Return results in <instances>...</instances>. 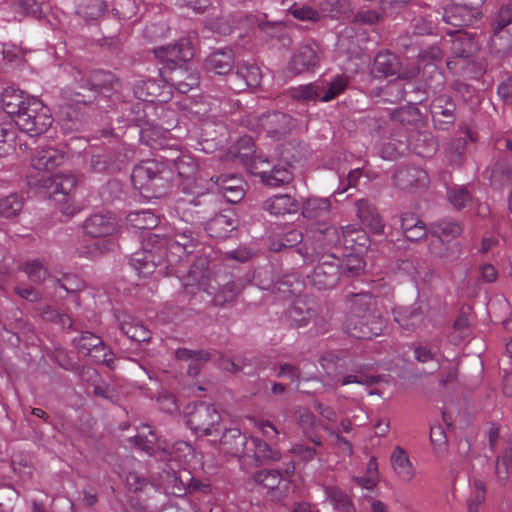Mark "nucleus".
Returning <instances> with one entry per match:
<instances>
[{
  "mask_svg": "<svg viewBox=\"0 0 512 512\" xmlns=\"http://www.w3.org/2000/svg\"><path fill=\"white\" fill-rule=\"evenodd\" d=\"M115 246V242L111 239L102 242H95L93 244L84 246L80 251V255H83L89 259H95L105 251L113 250Z\"/></svg>",
  "mask_w": 512,
  "mask_h": 512,
  "instance_id": "obj_61",
  "label": "nucleus"
},
{
  "mask_svg": "<svg viewBox=\"0 0 512 512\" xmlns=\"http://www.w3.org/2000/svg\"><path fill=\"white\" fill-rule=\"evenodd\" d=\"M357 215L361 222L374 233H381L384 228L383 221L375 206L366 199L356 202Z\"/></svg>",
  "mask_w": 512,
  "mask_h": 512,
  "instance_id": "obj_38",
  "label": "nucleus"
},
{
  "mask_svg": "<svg viewBox=\"0 0 512 512\" xmlns=\"http://www.w3.org/2000/svg\"><path fill=\"white\" fill-rule=\"evenodd\" d=\"M393 179L400 189H412L426 186L428 174L419 167L409 166L399 169L394 174Z\"/></svg>",
  "mask_w": 512,
  "mask_h": 512,
  "instance_id": "obj_29",
  "label": "nucleus"
},
{
  "mask_svg": "<svg viewBox=\"0 0 512 512\" xmlns=\"http://www.w3.org/2000/svg\"><path fill=\"white\" fill-rule=\"evenodd\" d=\"M289 13L300 21L317 22L321 19V14L310 6H292Z\"/></svg>",
  "mask_w": 512,
  "mask_h": 512,
  "instance_id": "obj_63",
  "label": "nucleus"
},
{
  "mask_svg": "<svg viewBox=\"0 0 512 512\" xmlns=\"http://www.w3.org/2000/svg\"><path fill=\"white\" fill-rule=\"evenodd\" d=\"M315 311L304 299H296L287 311V318L293 327L306 326L314 317Z\"/></svg>",
  "mask_w": 512,
  "mask_h": 512,
  "instance_id": "obj_40",
  "label": "nucleus"
},
{
  "mask_svg": "<svg viewBox=\"0 0 512 512\" xmlns=\"http://www.w3.org/2000/svg\"><path fill=\"white\" fill-rule=\"evenodd\" d=\"M381 376L371 375L364 369L363 366L354 365L351 369V373L342 377L340 385L345 386L352 383L371 386L380 382Z\"/></svg>",
  "mask_w": 512,
  "mask_h": 512,
  "instance_id": "obj_51",
  "label": "nucleus"
},
{
  "mask_svg": "<svg viewBox=\"0 0 512 512\" xmlns=\"http://www.w3.org/2000/svg\"><path fill=\"white\" fill-rule=\"evenodd\" d=\"M160 75L164 82L170 86V90L175 88L180 93H187L196 88L200 82V75L193 64L183 62L169 70L160 69Z\"/></svg>",
  "mask_w": 512,
  "mask_h": 512,
  "instance_id": "obj_14",
  "label": "nucleus"
},
{
  "mask_svg": "<svg viewBox=\"0 0 512 512\" xmlns=\"http://www.w3.org/2000/svg\"><path fill=\"white\" fill-rule=\"evenodd\" d=\"M284 163L273 165L271 169H261L257 172L261 181L268 186L278 187L288 184L292 180V173L289 169V159L284 157Z\"/></svg>",
  "mask_w": 512,
  "mask_h": 512,
  "instance_id": "obj_32",
  "label": "nucleus"
},
{
  "mask_svg": "<svg viewBox=\"0 0 512 512\" xmlns=\"http://www.w3.org/2000/svg\"><path fill=\"white\" fill-rule=\"evenodd\" d=\"M317 267L311 275L309 281L319 290L330 289L336 285L339 280V259L335 253L323 254L319 256Z\"/></svg>",
  "mask_w": 512,
  "mask_h": 512,
  "instance_id": "obj_15",
  "label": "nucleus"
},
{
  "mask_svg": "<svg viewBox=\"0 0 512 512\" xmlns=\"http://www.w3.org/2000/svg\"><path fill=\"white\" fill-rule=\"evenodd\" d=\"M236 24L237 21L234 17H220L210 20L208 28L220 35H229L234 31Z\"/></svg>",
  "mask_w": 512,
  "mask_h": 512,
  "instance_id": "obj_62",
  "label": "nucleus"
},
{
  "mask_svg": "<svg viewBox=\"0 0 512 512\" xmlns=\"http://www.w3.org/2000/svg\"><path fill=\"white\" fill-rule=\"evenodd\" d=\"M180 179L179 186L183 193L192 196H202L209 192L213 185L199 169L197 161L190 155H181L173 162Z\"/></svg>",
  "mask_w": 512,
  "mask_h": 512,
  "instance_id": "obj_7",
  "label": "nucleus"
},
{
  "mask_svg": "<svg viewBox=\"0 0 512 512\" xmlns=\"http://www.w3.org/2000/svg\"><path fill=\"white\" fill-rule=\"evenodd\" d=\"M107 8L104 0H79L78 14L88 19L100 17Z\"/></svg>",
  "mask_w": 512,
  "mask_h": 512,
  "instance_id": "obj_58",
  "label": "nucleus"
},
{
  "mask_svg": "<svg viewBox=\"0 0 512 512\" xmlns=\"http://www.w3.org/2000/svg\"><path fill=\"white\" fill-rule=\"evenodd\" d=\"M19 269L34 283H43L49 277L46 262L42 259H31L23 262Z\"/></svg>",
  "mask_w": 512,
  "mask_h": 512,
  "instance_id": "obj_47",
  "label": "nucleus"
},
{
  "mask_svg": "<svg viewBox=\"0 0 512 512\" xmlns=\"http://www.w3.org/2000/svg\"><path fill=\"white\" fill-rule=\"evenodd\" d=\"M342 247L346 250L361 252L367 247L368 236L358 225L349 224L341 227Z\"/></svg>",
  "mask_w": 512,
  "mask_h": 512,
  "instance_id": "obj_37",
  "label": "nucleus"
},
{
  "mask_svg": "<svg viewBox=\"0 0 512 512\" xmlns=\"http://www.w3.org/2000/svg\"><path fill=\"white\" fill-rule=\"evenodd\" d=\"M29 184L46 188L50 197L59 204L63 215L73 216L79 209L70 201V193L77 185V179L70 173H58L52 176H30Z\"/></svg>",
  "mask_w": 512,
  "mask_h": 512,
  "instance_id": "obj_5",
  "label": "nucleus"
},
{
  "mask_svg": "<svg viewBox=\"0 0 512 512\" xmlns=\"http://www.w3.org/2000/svg\"><path fill=\"white\" fill-rule=\"evenodd\" d=\"M171 471V478H168L167 482L172 483L170 492L173 495L181 496L187 492L207 491L208 486L191 477L189 472L185 470H175L172 466Z\"/></svg>",
  "mask_w": 512,
  "mask_h": 512,
  "instance_id": "obj_26",
  "label": "nucleus"
},
{
  "mask_svg": "<svg viewBox=\"0 0 512 512\" xmlns=\"http://www.w3.org/2000/svg\"><path fill=\"white\" fill-rule=\"evenodd\" d=\"M32 98L33 96H29L21 90L7 88L2 93L1 107L4 112L10 115L14 120L15 117L23 111L26 102H29Z\"/></svg>",
  "mask_w": 512,
  "mask_h": 512,
  "instance_id": "obj_35",
  "label": "nucleus"
},
{
  "mask_svg": "<svg viewBox=\"0 0 512 512\" xmlns=\"http://www.w3.org/2000/svg\"><path fill=\"white\" fill-rule=\"evenodd\" d=\"M318 65V56L311 45L298 48L289 63V70L295 74L314 69Z\"/></svg>",
  "mask_w": 512,
  "mask_h": 512,
  "instance_id": "obj_33",
  "label": "nucleus"
},
{
  "mask_svg": "<svg viewBox=\"0 0 512 512\" xmlns=\"http://www.w3.org/2000/svg\"><path fill=\"white\" fill-rule=\"evenodd\" d=\"M133 442L149 455H154L156 448H159L157 435L152 430L151 426L146 424L139 428L138 434L133 437Z\"/></svg>",
  "mask_w": 512,
  "mask_h": 512,
  "instance_id": "obj_48",
  "label": "nucleus"
},
{
  "mask_svg": "<svg viewBox=\"0 0 512 512\" xmlns=\"http://www.w3.org/2000/svg\"><path fill=\"white\" fill-rule=\"evenodd\" d=\"M49 109L36 97L26 102V106L14 119L17 127L30 137L40 135L52 125Z\"/></svg>",
  "mask_w": 512,
  "mask_h": 512,
  "instance_id": "obj_8",
  "label": "nucleus"
},
{
  "mask_svg": "<svg viewBox=\"0 0 512 512\" xmlns=\"http://www.w3.org/2000/svg\"><path fill=\"white\" fill-rule=\"evenodd\" d=\"M395 321L405 330H414L423 320L422 313L416 308L399 307L393 310Z\"/></svg>",
  "mask_w": 512,
  "mask_h": 512,
  "instance_id": "obj_43",
  "label": "nucleus"
},
{
  "mask_svg": "<svg viewBox=\"0 0 512 512\" xmlns=\"http://www.w3.org/2000/svg\"><path fill=\"white\" fill-rule=\"evenodd\" d=\"M324 89V82H314L291 88L289 95L292 99L301 102L316 101L320 100V95Z\"/></svg>",
  "mask_w": 512,
  "mask_h": 512,
  "instance_id": "obj_46",
  "label": "nucleus"
},
{
  "mask_svg": "<svg viewBox=\"0 0 512 512\" xmlns=\"http://www.w3.org/2000/svg\"><path fill=\"white\" fill-rule=\"evenodd\" d=\"M295 416L299 426L302 428L303 433L310 439V441L316 446H321L322 442L320 437L314 435L316 427V417L307 408H298L295 411Z\"/></svg>",
  "mask_w": 512,
  "mask_h": 512,
  "instance_id": "obj_45",
  "label": "nucleus"
},
{
  "mask_svg": "<svg viewBox=\"0 0 512 512\" xmlns=\"http://www.w3.org/2000/svg\"><path fill=\"white\" fill-rule=\"evenodd\" d=\"M349 84V78L344 75L336 76L330 83L324 84V91L320 95V101L328 102L335 99L345 91Z\"/></svg>",
  "mask_w": 512,
  "mask_h": 512,
  "instance_id": "obj_56",
  "label": "nucleus"
},
{
  "mask_svg": "<svg viewBox=\"0 0 512 512\" xmlns=\"http://www.w3.org/2000/svg\"><path fill=\"white\" fill-rule=\"evenodd\" d=\"M24 201L16 193L0 198V217L13 218L23 209Z\"/></svg>",
  "mask_w": 512,
  "mask_h": 512,
  "instance_id": "obj_54",
  "label": "nucleus"
},
{
  "mask_svg": "<svg viewBox=\"0 0 512 512\" xmlns=\"http://www.w3.org/2000/svg\"><path fill=\"white\" fill-rule=\"evenodd\" d=\"M378 302V296L367 292L354 295L351 315L346 322V331L351 337L372 339L382 334L385 322Z\"/></svg>",
  "mask_w": 512,
  "mask_h": 512,
  "instance_id": "obj_2",
  "label": "nucleus"
},
{
  "mask_svg": "<svg viewBox=\"0 0 512 512\" xmlns=\"http://www.w3.org/2000/svg\"><path fill=\"white\" fill-rule=\"evenodd\" d=\"M222 417L212 404L200 401L187 407L186 424L201 436H211L220 431Z\"/></svg>",
  "mask_w": 512,
  "mask_h": 512,
  "instance_id": "obj_9",
  "label": "nucleus"
},
{
  "mask_svg": "<svg viewBox=\"0 0 512 512\" xmlns=\"http://www.w3.org/2000/svg\"><path fill=\"white\" fill-rule=\"evenodd\" d=\"M257 484L273 493V498L277 501L283 500L288 495L290 481L278 470L263 469L254 475Z\"/></svg>",
  "mask_w": 512,
  "mask_h": 512,
  "instance_id": "obj_22",
  "label": "nucleus"
},
{
  "mask_svg": "<svg viewBox=\"0 0 512 512\" xmlns=\"http://www.w3.org/2000/svg\"><path fill=\"white\" fill-rule=\"evenodd\" d=\"M248 441L244 434L237 428H230L224 431L220 439L221 450L234 457H242L247 453Z\"/></svg>",
  "mask_w": 512,
  "mask_h": 512,
  "instance_id": "obj_28",
  "label": "nucleus"
},
{
  "mask_svg": "<svg viewBox=\"0 0 512 512\" xmlns=\"http://www.w3.org/2000/svg\"><path fill=\"white\" fill-rule=\"evenodd\" d=\"M248 444L251 447H247V451H252L253 456L259 462L276 461L280 459V452L259 438H252Z\"/></svg>",
  "mask_w": 512,
  "mask_h": 512,
  "instance_id": "obj_49",
  "label": "nucleus"
},
{
  "mask_svg": "<svg viewBox=\"0 0 512 512\" xmlns=\"http://www.w3.org/2000/svg\"><path fill=\"white\" fill-rule=\"evenodd\" d=\"M175 355L178 360L189 361L187 372L191 376H196L200 372L203 363L211 358L208 352L187 348L177 349Z\"/></svg>",
  "mask_w": 512,
  "mask_h": 512,
  "instance_id": "obj_42",
  "label": "nucleus"
},
{
  "mask_svg": "<svg viewBox=\"0 0 512 512\" xmlns=\"http://www.w3.org/2000/svg\"><path fill=\"white\" fill-rule=\"evenodd\" d=\"M485 0H451L444 8L443 20L455 27L473 24L482 16L481 8Z\"/></svg>",
  "mask_w": 512,
  "mask_h": 512,
  "instance_id": "obj_13",
  "label": "nucleus"
},
{
  "mask_svg": "<svg viewBox=\"0 0 512 512\" xmlns=\"http://www.w3.org/2000/svg\"><path fill=\"white\" fill-rule=\"evenodd\" d=\"M172 180V170L157 159L144 160L133 168L131 181L141 194L160 198L165 195Z\"/></svg>",
  "mask_w": 512,
  "mask_h": 512,
  "instance_id": "obj_4",
  "label": "nucleus"
},
{
  "mask_svg": "<svg viewBox=\"0 0 512 512\" xmlns=\"http://www.w3.org/2000/svg\"><path fill=\"white\" fill-rule=\"evenodd\" d=\"M235 220L226 214H219L207 223V230L211 236L223 238L235 229Z\"/></svg>",
  "mask_w": 512,
  "mask_h": 512,
  "instance_id": "obj_50",
  "label": "nucleus"
},
{
  "mask_svg": "<svg viewBox=\"0 0 512 512\" xmlns=\"http://www.w3.org/2000/svg\"><path fill=\"white\" fill-rule=\"evenodd\" d=\"M313 242L310 247L304 245L298 251L303 261L313 264L323 254H331V249L342 247V232L334 226L318 224V227L311 230Z\"/></svg>",
  "mask_w": 512,
  "mask_h": 512,
  "instance_id": "obj_10",
  "label": "nucleus"
},
{
  "mask_svg": "<svg viewBox=\"0 0 512 512\" xmlns=\"http://www.w3.org/2000/svg\"><path fill=\"white\" fill-rule=\"evenodd\" d=\"M208 181L213 185H209V191L216 189L222 193L229 203H237L244 197V181L235 175L211 176Z\"/></svg>",
  "mask_w": 512,
  "mask_h": 512,
  "instance_id": "obj_23",
  "label": "nucleus"
},
{
  "mask_svg": "<svg viewBox=\"0 0 512 512\" xmlns=\"http://www.w3.org/2000/svg\"><path fill=\"white\" fill-rule=\"evenodd\" d=\"M447 197L449 202L453 205V207L457 210H461L468 205H470L472 201L471 194L467 190V188L462 186L451 187L447 191Z\"/></svg>",
  "mask_w": 512,
  "mask_h": 512,
  "instance_id": "obj_59",
  "label": "nucleus"
},
{
  "mask_svg": "<svg viewBox=\"0 0 512 512\" xmlns=\"http://www.w3.org/2000/svg\"><path fill=\"white\" fill-rule=\"evenodd\" d=\"M254 152L255 144L250 136L241 137L231 149V153L243 162L249 160Z\"/></svg>",
  "mask_w": 512,
  "mask_h": 512,
  "instance_id": "obj_60",
  "label": "nucleus"
},
{
  "mask_svg": "<svg viewBox=\"0 0 512 512\" xmlns=\"http://www.w3.org/2000/svg\"><path fill=\"white\" fill-rule=\"evenodd\" d=\"M430 107L434 121H439L443 124L454 123L456 105L449 96L440 95L436 97Z\"/></svg>",
  "mask_w": 512,
  "mask_h": 512,
  "instance_id": "obj_39",
  "label": "nucleus"
},
{
  "mask_svg": "<svg viewBox=\"0 0 512 512\" xmlns=\"http://www.w3.org/2000/svg\"><path fill=\"white\" fill-rule=\"evenodd\" d=\"M67 157L63 149L46 146L36 152L31 159V165L41 176H52V171L59 167Z\"/></svg>",
  "mask_w": 512,
  "mask_h": 512,
  "instance_id": "obj_20",
  "label": "nucleus"
},
{
  "mask_svg": "<svg viewBox=\"0 0 512 512\" xmlns=\"http://www.w3.org/2000/svg\"><path fill=\"white\" fill-rule=\"evenodd\" d=\"M126 220L135 229H153L159 222V218L151 210L131 212Z\"/></svg>",
  "mask_w": 512,
  "mask_h": 512,
  "instance_id": "obj_52",
  "label": "nucleus"
},
{
  "mask_svg": "<svg viewBox=\"0 0 512 512\" xmlns=\"http://www.w3.org/2000/svg\"><path fill=\"white\" fill-rule=\"evenodd\" d=\"M394 472L403 482H411L415 476V467L410 461L408 453L400 446H396L390 456Z\"/></svg>",
  "mask_w": 512,
  "mask_h": 512,
  "instance_id": "obj_34",
  "label": "nucleus"
},
{
  "mask_svg": "<svg viewBox=\"0 0 512 512\" xmlns=\"http://www.w3.org/2000/svg\"><path fill=\"white\" fill-rule=\"evenodd\" d=\"M219 285L218 279L212 276L205 259L195 262L182 278V286L187 294L195 295L203 291L212 296L215 305H224L232 301L241 290L235 282H225L221 289Z\"/></svg>",
  "mask_w": 512,
  "mask_h": 512,
  "instance_id": "obj_3",
  "label": "nucleus"
},
{
  "mask_svg": "<svg viewBox=\"0 0 512 512\" xmlns=\"http://www.w3.org/2000/svg\"><path fill=\"white\" fill-rule=\"evenodd\" d=\"M449 39H443L444 43H450V50L458 61L448 60L446 63L447 68L455 73H458V65L461 69L465 64H468L470 58L479 50L480 44L475 34H470L463 30L448 31Z\"/></svg>",
  "mask_w": 512,
  "mask_h": 512,
  "instance_id": "obj_11",
  "label": "nucleus"
},
{
  "mask_svg": "<svg viewBox=\"0 0 512 512\" xmlns=\"http://www.w3.org/2000/svg\"><path fill=\"white\" fill-rule=\"evenodd\" d=\"M326 495L335 509L342 512H351L353 510L351 498L341 489L336 487H327Z\"/></svg>",
  "mask_w": 512,
  "mask_h": 512,
  "instance_id": "obj_57",
  "label": "nucleus"
},
{
  "mask_svg": "<svg viewBox=\"0 0 512 512\" xmlns=\"http://www.w3.org/2000/svg\"><path fill=\"white\" fill-rule=\"evenodd\" d=\"M443 58V51L438 46H431L422 50L418 55V64L424 65L430 69L431 79L427 81L428 88L434 90L442 89L444 86V76L434 64L429 61H440Z\"/></svg>",
  "mask_w": 512,
  "mask_h": 512,
  "instance_id": "obj_25",
  "label": "nucleus"
},
{
  "mask_svg": "<svg viewBox=\"0 0 512 512\" xmlns=\"http://www.w3.org/2000/svg\"><path fill=\"white\" fill-rule=\"evenodd\" d=\"M73 343L80 354L91 357L96 363L112 367L113 359L111 354L106 351L104 343L99 336L91 332H83L73 340Z\"/></svg>",
  "mask_w": 512,
  "mask_h": 512,
  "instance_id": "obj_17",
  "label": "nucleus"
},
{
  "mask_svg": "<svg viewBox=\"0 0 512 512\" xmlns=\"http://www.w3.org/2000/svg\"><path fill=\"white\" fill-rule=\"evenodd\" d=\"M300 208L304 218L319 221L329 215L331 202L328 198L311 197Z\"/></svg>",
  "mask_w": 512,
  "mask_h": 512,
  "instance_id": "obj_41",
  "label": "nucleus"
},
{
  "mask_svg": "<svg viewBox=\"0 0 512 512\" xmlns=\"http://www.w3.org/2000/svg\"><path fill=\"white\" fill-rule=\"evenodd\" d=\"M164 80L147 79L138 81L133 88L136 98L142 102H160L165 103L171 98V90L168 84H163Z\"/></svg>",
  "mask_w": 512,
  "mask_h": 512,
  "instance_id": "obj_19",
  "label": "nucleus"
},
{
  "mask_svg": "<svg viewBox=\"0 0 512 512\" xmlns=\"http://www.w3.org/2000/svg\"><path fill=\"white\" fill-rule=\"evenodd\" d=\"M261 78L262 74L255 63L241 61L236 65V73L230 81V88L241 92L248 87H257L261 82Z\"/></svg>",
  "mask_w": 512,
  "mask_h": 512,
  "instance_id": "obj_24",
  "label": "nucleus"
},
{
  "mask_svg": "<svg viewBox=\"0 0 512 512\" xmlns=\"http://www.w3.org/2000/svg\"><path fill=\"white\" fill-rule=\"evenodd\" d=\"M243 124L249 130L257 133L264 132L267 137L273 140L284 138L295 127L293 118L281 112L262 115L251 113L245 116Z\"/></svg>",
  "mask_w": 512,
  "mask_h": 512,
  "instance_id": "obj_6",
  "label": "nucleus"
},
{
  "mask_svg": "<svg viewBox=\"0 0 512 512\" xmlns=\"http://www.w3.org/2000/svg\"><path fill=\"white\" fill-rule=\"evenodd\" d=\"M235 63L234 52L231 48L217 49L210 53L204 62V67L208 72L218 75L229 73Z\"/></svg>",
  "mask_w": 512,
  "mask_h": 512,
  "instance_id": "obj_27",
  "label": "nucleus"
},
{
  "mask_svg": "<svg viewBox=\"0 0 512 512\" xmlns=\"http://www.w3.org/2000/svg\"><path fill=\"white\" fill-rule=\"evenodd\" d=\"M119 228V219L110 212L93 214L83 224L85 234L93 238L113 236Z\"/></svg>",
  "mask_w": 512,
  "mask_h": 512,
  "instance_id": "obj_18",
  "label": "nucleus"
},
{
  "mask_svg": "<svg viewBox=\"0 0 512 512\" xmlns=\"http://www.w3.org/2000/svg\"><path fill=\"white\" fill-rule=\"evenodd\" d=\"M114 75L110 72L94 71L88 76H85L80 71H76L74 76V85L63 91V98L75 104H86L91 100L89 95L84 94L82 91H74L80 89L83 91H90L92 89L101 88L106 85H112Z\"/></svg>",
  "mask_w": 512,
  "mask_h": 512,
  "instance_id": "obj_12",
  "label": "nucleus"
},
{
  "mask_svg": "<svg viewBox=\"0 0 512 512\" xmlns=\"http://www.w3.org/2000/svg\"><path fill=\"white\" fill-rule=\"evenodd\" d=\"M462 233V227L459 223L449 220H440L431 226V234L436 237L437 243L443 245V239H453Z\"/></svg>",
  "mask_w": 512,
  "mask_h": 512,
  "instance_id": "obj_44",
  "label": "nucleus"
},
{
  "mask_svg": "<svg viewBox=\"0 0 512 512\" xmlns=\"http://www.w3.org/2000/svg\"><path fill=\"white\" fill-rule=\"evenodd\" d=\"M512 468V444H508L503 451V454L497 457L496 460V476L497 480L501 485H505L509 473Z\"/></svg>",
  "mask_w": 512,
  "mask_h": 512,
  "instance_id": "obj_55",
  "label": "nucleus"
},
{
  "mask_svg": "<svg viewBox=\"0 0 512 512\" xmlns=\"http://www.w3.org/2000/svg\"><path fill=\"white\" fill-rule=\"evenodd\" d=\"M194 232L187 226L175 227L173 234L164 236L153 249H142L130 258L131 267L139 276H149L155 272L178 273L176 264L190 254L196 246Z\"/></svg>",
  "mask_w": 512,
  "mask_h": 512,
  "instance_id": "obj_1",
  "label": "nucleus"
},
{
  "mask_svg": "<svg viewBox=\"0 0 512 512\" xmlns=\"http://www.w3.org/2000/svg\"><path fill=\"white\" fill-rule=\"evenodd\" d=\"M401 63L398 56L390 51L384 50L377 53L373 64V73L377 77H388L399 74Z\"/></svg>",
  "mask_w": 512,
  "mask_h": 512,
  "instance_id": "obj_36",
  "label": "nucleus"
},
{
  "mask_svg": "<svg viewBox=\"0 0 512 512\" xmlns=\"http://www.w3.org/2000/svg\"><path fill=\"white\" fill-rule=\"evenodd\" d=\"M300 207L301 204L288 194L274 195L263 204V209L276 217L297 213Z\"/></svg>",
  "mask_w": 512,
  "mask_h": 512,
  "instance_id": "obj_30",
  "label": "nucleus"
},
{
  "mask_svg": "<svg viewBox=\"0 0 512 512\" xmlns=\"http://www.w3.org/2000/svg\"><path fill=\"white\" fill-rule=\"evenodd\" d=\"M155 57L163 62L161 69H171L183 62H189L194 57V48L187 38H181L173 44L154 49Z\"/></svg>",
  "mask_w": 512,
  "mask_h": 512,
  "instance_id": "obj_16",
  "label": "nucleus"
},
{
  "mask_svg": "<svg viewBox=\"0 0 512 512\" xmlns=\"http://www.w3.org/2000/svg\"><path fill=\"white\" fill-rule=\"evenodd\" d=\"M158 457L161 460H166L167 464L163 472L166 474V478H171L172 471L171 466L177 470V467H181L191 462L194 458V449L188 442L177 441L175 442L170 450L162 449L158 453Z\"/></svg>",
  "mask_w": 512,
  "mask_h": 512,
  "instance_id": "obj_21",
  "label": "nucleus"
},
{
  "mask_svg": "<svg viewBox=\"0 0 512 512\" xmlns=\"http://www.w3.org/2000/svg\"><path fill=\"white\" fill-rule=\"evenodd\" d=\"M119 328L129 339L136 342L148 341L151 337L149 329L136 317L129 314L118 316Z\"/></svg>",
  "mask_w": 512,
  "mask_h": 512,
  "instance_id": "obj_31",
  "label": "nucleus"
},
{
  "mask_svg": "<svg viewBox=\"0 0 512 512\" xmlns=\"http://www.w3.org/2000/svg\"><path fill=\"white\" fill-rule=\"evenodd\" d=\"M512 23V3L502 5L496 21L492 24V30L497 35L506 26Z\"/></svg>",
  "mask_w": 512,
  "mask_h": 512,
  "instance_id": "obj_64",
  "label": "nucleus"
},
{
  "mask_svg": "<svg viewBox=\"0 0 512 512\" xmlns=\"http://www.w3.org/2000/svg\"><path fill=\"white\" fill-rule=\"evenodd\" d=\"M365 267L364 259L358 252L345 255L344 260L339 262L340 275L346 277H356L360 275Z\"/></svg>",
  "mask_w": 512,
  "mask_h": 512,
  "instance_id": "obj_53",
  "label": "nucleus"
}]
</instances>
